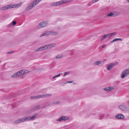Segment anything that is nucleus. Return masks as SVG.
<instances>
[{"mask_svg": "<svg viewBox=\"0 0 129 129\" xmlns=\"http://www.w3.org/2000/svg\"><path fill=\"white\" fill-rule=\"evenodd\" d=\"M37 113H35L32 116H27L20 118L16 121L14 123H19L25 121H28L31 120H34L35 118L37 115Z\"/></svg>", "mask_w": 129, "mask_h": 129, "instance_id": "1", "label": "nucleus"}, {"mask_svg": "<svg viewBox=\"0 0 129 129\" xmlns=\"http://www.w3.org/2000/svg\"><path fill=\"white\" fill-rule=\"evenodd\" d=\"M72 0H64L58 1L54 3L51 4V6H58L60 4H63L70 2Z\"/></svg>", "mask_w": 129, "mask_h": 129, "instance_id": "2", "label": "nucleus"}, {"mask_svg": "<svg viewBox=\"0 0 129 129\" xmlns=\"http://www.w3.org/2000/svg\"><path fill=\"white\" fill-rule=\"evenodd\" d=\"M51 95V94H49L39 95L36 96H31L30 97V98L31 99H37L39 98H44L46 96H49Z\"/></svg>", "mask_w": 129, "mask_h": 129, "instance_id": "3", "label": "nucleus"}, {"mask_svg": "<svg viewBox=\"0 0 129 129\" xmlns=\"http://www.w3.org/2000/svg\"><path fill=\"white\" fill-rule=\"evenodd\" d=\"M55 45V43H53L50 44L49 45H44L42 46L43 50H47L48 49H49L51 48L52 47L54 46Z\"/></svg>", "mask_w": 129, "mask_h": 129, "instance_id": "4", "label": "nucleus"}, {"mask_svg": "<svg viewBox=\"0 0 129 129\" xmlns=\"http://www.w3.org/2000/svg\"><path fill=\"white\" fill-rule=\"evenodd\" d=\"M118 63V62H115L114 63H110L108 64L107 67V71L111 70L112 68L117 65Z\"/></svg>", "mask_w": 129, "mask_h": 129, "instance_id": "5", "label": "nucleus"}, {"mask_svg": "<svg viewBox=\"0 0 129 129\" xmlns=\"http://www.w3.org/2000/svg\"><path fill=\"white\" fill-rule=\"evenodd\" d=\"M58 33V32H53V31H48L45 33H44L42 35H41L40 37H41L44 36H45L47 35H55L57 34Z\"/></svg>", "mask_w": 129, "mask_h": 129, "instance_id": "6", "label": "nucleus"}, {"mask_svg": "<svg viewBox=\"0 0 129 129\" xmlns=\"http://www.w3.org/2000/svg\"><path fill=\"white\" fill-rule=\"evenodd\" d=\"M70 118L69 117L63 116H61L58 119H57L56 120V121H58L59 122H60L62 120L65 121L69 120L70 119Z\"/></svg>", "mask_w": 129, "mask_h": 129, "instance_id": "7", "label": "nucleus"}, {"mask_svg": "<svg viewBox=\"0 0 129 129\" xmlns=\"http://www.w3.org/2000/svg\"><path fill=\"white\" fill-rule=\"evenodd\" d=\"M46 107H43L41 105H39L36 106L35 108H33L31 110L30 112H29V113H30L33 111L36 110H38L44 108H45Z\"/></svg>", "mask_w": 129, "mask_h": 129, "instance_id": "8", "label": "nucleus"}, {"mask_svg": "<svg viewBox=\"0 0 129 129\" xmlns=\"http://www.w3.org/2000/svg\"><path fill=\"white\" fill-rule=\"evenodd\" d=\"M48 24V23L47 22H42L39 24L37 26V28H39L44 27L46 26Z\"/></svg>", "mask_w": 129, "mask_h": 129, "instance_id": "9", "label": "nucleus"}, {"mask_svg": "<svg viewBox=\"0 0 129 129\" xmlns=\"http://www.w3.org/2000/svg\"><path fill=\"white\" fill-rule=\"evenodd\" d=\"M129 74V69L126 70L122 72L121 77L122 78H123L125 76L128 75Z\"/></svg>", "mask_w": 129, "mask_h": 129, "instance_id": "10", "label": "nucleus"}, {"mask_svg": "<svg viewBox=\"0 0 129 129\" xmlns=\"http://www.w3.org/2000/svg\"><path fill=\"white\" fill-rule=\"evenodd\" d=\"M11 5H9L0 8L1 10H6L12 8Z\"/></svg>", "mask_w": 129, "mask_h": 129, "instance_id": "11", "label": "nucleus"}, {"mask_svg": "<svg viewBox=\"0 0 129 129\" xmlns=\"http://www.w3.org/2000/svg\"><path fill=\"white\" fill-rule=\"evenodd\" d=\"M42 0H35L33 1L31 3V4L32 5V6L33 7H35Z\"/></svg>", "mask_w": 129, "mask_h": 129, "instance_id": "12", "label": "nucleus"}, {"mask_svg": "<svg viewBox=\"0 0 129 129\" xmlns=\"http://www.w3.org/2000/svg\"><path fill=\"white\" fill-rule=\"evenodd\" d=\"M21 74L20 71H19L17 72L14 74L13 75L11 76V77L13 78H15L21 76Z\"/></svg>", "mask_w": 129, "mask_h": 129, "instance_id": "13", "label": "nucleus"}, {"mask_svg": "<svg viewBox=\"0 0 129 129\" xmlns=\"http://www.w3.org/2000/svg\"><path fill=\"white\" fill-rule=\"evenodd\" d=\"M22 2H20L19 4H17L11 5L12 8H17L20 7L22 5Z\"/></svg>", "mask_w": 129, "mask_h": 129, "instance_id": "14", "label": "nucleus"}, {"mask_svg": "<svg viewBox=\"0 0 129 129\" xmlns=\"http://www.w3.org/2000/svg\"><path fill=\"white\" fill-rule=\"evenodd\" d=\"M118 107L119 109L123 111H126L128 110L127 108L124 105H120Z\"/></svg>", "mask_w": 129, "mask_h": 129, "instance_id": "15", "label": "nucleus"}, {"mask_svg": "<svg viewBox=\"0 0 129 129\" xmlns=\"http://www.w3.org/2000/svg\"><path fill=\"white\" fill-rule=\"evenodd\" d=\"M116 13V12H112L110 14H108L107 16L110 17H115L117 15Z\"/></svg>", "mask_w": 129, "mask_h": 129, "instance_id": "16", "label": "nucleus"}, {"mask_svg": "<svg viewBox=\"0 0 129 129\" xmlns=\"http://www.w3.org/2000/svg\"><path fill=\"white\" fill-rule=\"evenodd\" d=\"M124 117V116L123 115L118 114L115 116V118L119 119H122Z\"/></svg>", "mask_w": 129, "mask_h": 129, "instance_id": "17", "label": "nucleus"}, {"mask_svg": "<svg viewBox=\"0 0 129 129\" xmlns=\"http://www.w3.org/2000/svg\"><path fill=\"white\" fill-rule=\"evenodd\" d=\"M21 75L24 74H27L30 72L29 71L27 70H22L20 71Z\"/></svg>", "mask_w": 129, "mask_h": 129, "instance_id": "18", "label": "nucleus"}, {"mask_svg": "<svg viewBox=\"0 0 129 129\" xmlns=\"http://www.w3.org/2000/svg\"><path fill=\"white\" fill-rule=\"evenodd\" d=\"M32 5H31V4L29 5L26 8L25 10L26 11H28L33 8V7Z\"/></svg>", "mask_w": 129, "mask_h": 129, "instance_id": "19", "label": "nucleus"}, {"mask_svg": "<svg viewBox=\"0 0 129 129\" xmlns=\"http://www.w3.org/2000/svg\"><path fill=\"white\" fill-rule=\"evenodd\" d=\"M116 34V33L114 32L107 34V37L109 36V37H111L112 36L115 35Z\"/></svg>", "mask_w": 129, "mask_h": 129, "instance_id": "20", "label": "nucleus"}, {"mask_svg": "<svg viewBox=\"0 0 129 129\" xmlns=\"http://www.w3.org/2000/svg\"><path fill=\"white\" fill-rule=\"evenodd\" d=\"M16 24V22L15 21H14L12 23H10V24L8 26V27H10L12 26H13L15 25Z\"/></svg>", "mask_w": 129, "mask_h": 129, "instance_id": "21", "label": "nucleus"}, {"mask_svg": "<svg viewBox=\"0 0 129 129\" xmlns=\"http://www.w3.org/2000/svg\"><path fill=\"white\" fill-rule=\"evenodd\" d=\"M42 46L36 49L35 50V52H38L41 51H43Z\"/></svg>", "mask_w": 129, "mask_h": 129, "instance_id": "22", "label": "nucleus"}, {"mask_svg": "<svg viewBox=\"0 0 129 129\" xmlns=\"http://www.w3.org/2000/svg\"><path fill=\"white\" fill-rule=\"evenodd\" d=\"M102 62L101 61H98L94 63V65H98L101 64Z\"/></svg>", "mask_w": 129, "mask_h": 129, "instance_id": "23", "label": "nucleus"}, {"mask_svg": "<svg viewBox=\"0 0 129 129\" xmlns=\"http://www.w3.org/2000/svg\"><path fill=\"white\" fill-rule=\"evenodd\" d=\"M122 41V39L121 38H115L112 41H111V43H112L118 41Z\"/></svg>", "mask_w": 129, "mask_h": 129, "instance_id": "24", "label": "nucleus"}, {"mask_svg": "<svg viewBox=\"0 0 129 129\" xmlns=\"http://www.w3.org/2000/svg\"><path fill=\"white\" fill-rule=\"evenodd\" d=\"M73 81H68L66 82H65L63 83H61V85H62V86H64L65 84H66L68 83H71L73 82Z\"/></svg>", "mask_w": 129, "mask_h": 129, "instance_id": "25", "label": "nucleus"}, {"mask_svg": "<svg viewBox=\"0 0 129 129\" xmlns=\"http://www.w3.org/2000/svg\"><path fill=\"white\" fill-rule=\"evenodd\" d=\"M103 90L106 91H110L109 87H106L105 88L103 89Z\"/></svg>", "mask_w": 129, "mask_h": 129, "instance_id": "26", "label": "nucleus"}, {"mask_svg": "<svg viewBox=\"0 0 129 129\" xmlns=\"http://www.w3.org/2000/svg\"><path fill=\"white\" fill-rule=\"evenodd\" d=\"M107 37V34H105L102 37L101 39V41H102L105 39Z\"/></svg>", "mask_w": 129, "mask_h": 129, "instance_id": "27", "label": "nucleus"}, {"mask_svg": "<svg viewBox=\"0 0 129 129\" xmlns=\"http://www.w3.org/2000/svg\"><path fill=\"white\" fill-rule=\"evenodd\" d=\"M62 73H60V74H58V75H56L53 76V77L52 79H54L55 78H56V77H59L60 76V75H62Z\"/></svg>", "mask_w": 129, "mask_h": 129, "instance_id": "28", "label": "nucleus"}, {"mask_svg": "<svg viewBox=\"0 0 129 129\" xmlns=\"http://www.w3.org/2000/svg\"><path fill=\"white\" fill-rule=\"evenodd\" d=\"M70 73V72H67L64 73V75L63 76L64 77H65L67 75L69 74Z\"/></svg>", "mask_w": 129, "mask_h": 129, "instance_id": "29", "label": "nucleus"}, {"mask_svg": "<svg viewBox=\"0 0 129 129\" xmlns=\"http://www.w3.org/2000/svg\"><path fill=\"white\" fill-rule=\"evenodd\" d=\"M53 103H54V104H58L59 103V102L58 101H53Z\"/></svg>", "mask_w": 129, "mask_h": 129, "instance_id": "30", "label": "nucleus"}, {"mask_svg": "<svg viewBox=\"0 0 129 129\" xmlns=\"http://www.w3.org/2000/svg\"><path fill=\"white\" fill-rule=\"evenodd\" d=\"M14 51H9L8 52H7L6 53L7 54H11L12 53L14 52Z\"/></svg>", "mask_w": 129, "mask_h": 129, "instance_id": "31", "label": "nucleus"}, {"mask_svg": "<svg viewBox=\"0 0 129 129\" xmlns=\"http://www.w3.org/2000/svg\"><path fill=\"white\" fill-rule=\"evenodd\" d=\"M99 0H93L92 3H94L99 1Z\"/></svg>", "mask_w": 129, "mask_h": 129, "instance_id": "32", "label": "nucleus"}, {"mask_svg": "<svg viewBox=\"0 0 129 129\" xmlns=\"http://www.w3.org/2000/svg\"><path fill=\"white\" fill-rule=\"evenodd\" d=\"M110 88V91L111 90H112L113 89H114V88L113 87V86H111L110 87H109Z\"/></svg>", "mask_w": 129, "mask_h": 129, "instance_id": "33", "label": "nucleus"}, {"mask_svg": "<svg viewBox=\"0 0 129 129\" xmlns=\"http://www.w3.org/2000/svg\"><path fill=\"white\" fill-rule=\"evenodd\" d=\"M54 104V103H53V102H51V103H50L48 105V106H50L51 105H53Z\"/></svg>", "mask_w": 129, "mask_h": 129, "instance_id": "34", "label": "nucleus"}, {"mask_svg": "<svg viewBox=\"0 0 129 129\" xmlns=\"http://www.w3.org/2000/svg\"><path fill=\"white\" fill-rule=\"evenodd\" d=\"M72 51H73V50H72L71 51H69L68 53H70L71 55H72V54H73V53L72 52Z\"/></svg>", "mask_w": 129, "mask_h": 129, "instance_id": "35", "label": "nucleus"}, {"mask_svg": "<svg viewBox=\"0 0 129 129\" xmlns=\"http://www.w3.org/2000/svg\"><path fill=\"white\" fill-rule=\"evenodd\" d=\"M106 46V45H103L102 46V48H104Z\"/></svg>", "mask_w": 129, "mask_h": 129, "instance_id": "36", "label": "nucleus"}, {"mask_svg": "<svg viewBox=\"0 0 129 129\" xmlns=\"http://www.w3.org/2000/svg\"><path fill=\"white\" fill-rule=\"evenodd\" d=\"M66 127H67V128H70V129H71V128H70V127H71V126L70 125L67 126Z\"/></svg>", "mask_w": 129, "mask_h": 129, "instance_id": "37", "label": "nucleus"}, {"mask_svg": "<svg viewBox=\"0 0 129 129\" xmlns=\"http://www.w3.org/2000/svg\"><path fill=\"white\" fill-rule=\"evenodd\" d=\"M60 57H56V59H58V58H60Z\"/></svg>", "mask_w": 129, "mask_h": 129, "instance_id": "38", "label": "nucleus"}, {"mask_svg": "<svg viewBox=\"0 0 129 129\" xmlns=\"http://www.w3.org/2000/svg\"><path fill=\"white\" fill-rule=\"evenodd\" d=\"M64 79H62L61 80V81H64Z\"/></svg>", "mask_w": 129, "mask_h": 129, "instance_id": "39", "label": "nucleus"}, {"mask_svg": "<svg viewBox=\"0 0 129 129\" xmlns=\"http://www.w3.org/2000/svg\"><path fill=\"white\" fill-rule=\"evenodd\" d=\"M127 2H129V0H127Z\"/></svg>", "mask_w": 129, "mask_h": 129, "instance_id": "40", "label": "nucleus"}, {"mask_svg": "<svg viewBox=\"0 0 129 129\" xmlns=\"http://www.w3.org/2000/svg\"><path fill=\"white\" fill-rule=\"evenodd\" d=\"M56 56L58 57V56H59V55H58L57 56Z\"/></svg>", "mask_w": 129, "mask_h": 129, "instance_id": "41", "label": "nucleus"}]
</instances>
